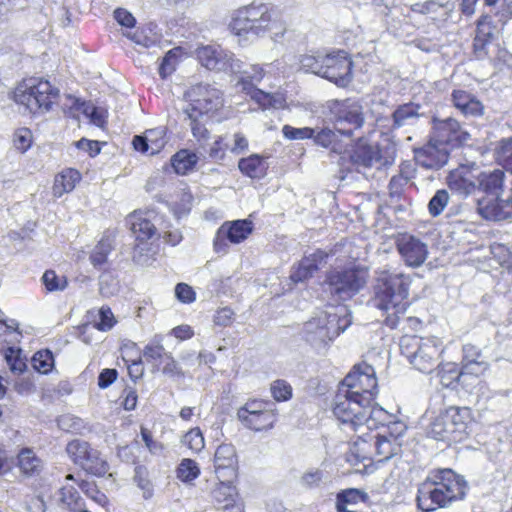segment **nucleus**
<instances>
[{"label":"nucleus","instance_id":"obj_1","mask_svg":"<svg viewBox=\"0 0 512 512\" xmlns=\"http://www.w3.org/2000/svg\"><path fill=\"white\" fill-rule=\"evenodd\" d=\"M468 484L463 476L452 469H437L430 472L417 491V506L423 512L445 508L466 496Z\"/></svg>","mask_w":512,"mask_h":512},{"label":"nucleus","instance_id":"obj_2","mask_svg":"<svg viewBox=\"0 0 512 512\" xmlns=\"http://www.w3.org/2000/svg\"><path fill=\"white\" fill-rule=\"evenodd\" d=\"M412 279L402 273L382 272L373 287V296L369 304L386 314L384 323L396 328L401 315H404L409 302V288Z\"/></svg>","mask_w":512,"mask_h":512},{"label":"nucleus","instance_id":"obj_3","mask_svg":"<svg viewBox=\"0 0 512 512\" xmlns=\"http://www.w3.org/2000/svg\"><path fill=\"white\" fill-rule=\"evenodd\" d=\"M229 27L235 35L246 40L269 34L278 41L287 30L285 22L267 4L255 2L239 8Z\"/></svg>","mask_w":512,"mask_h":512},{"label":"nucleus","instance_id":"obj_4","mask_svg":"<svg viewBox=\"0 0 512 512\" xmlns=\"http://www.w3.org/2000/svg\"><path fill=\"white\" fill-rule=\"evenodd\" d=\"M352 323L351 312L344 305L330 306L315 312L302 328L303 337L316 347L325 346Z\"/></svg>","mask_w":512,"mask_h":512},{"label":"nucleus","instance_id":"obj_5","mask_svg":"<svg viewBox=\"0 0 512 512\" xmlns=\"http://www.w3.org/2000/svg\"><path fill=\"white\" fill-rule=\"evenodd\" d=\"M505 178V172L500 169L477 175L476 211L487 221H504L508 215L504 209L507 207V199L503 198Z\"/></svg>","mask_w":512,"mask_h":512},{"label":"nucleus","instance_id":"obj_6","mask_svg":"<svg viewBox=\"0 0 512 512\" xmlns=\"http://www.w3.org/2000/svg\"><path fill=\"white\" fill-rule=\"evenodd\" d=\"M367 277V271L359 266L332 268L325 274L322 289L333 301H346L365 287Z\"/></svg>","mask_w":512,"mask_h":512},{"label":"nucleus","instance_id":"obj_7","mask_svg":"<svg viewBox=\"0 0 512 512\" xmlns=\"http://www.w3.org/2000/svg\"><path fill=\"white\" fill-rule=\"evenodd\" d=\"M400 350L410 364L422 373L429 374L439 368L442 349L434 339L404 336L400 340Z\"/></svg>","mask_w":512,"mask_h":512},{"label":"nucleus","instance_id":"obj_8","mask_svg":"<svg viewBox=\"0 0 512 512\" xmlns=\"http://www.w3.org/2000/svg\"><path fill=\"white\" fill-rule=\"evenodd\" d=\"M502 0H483L485 14L477 22L476 35L473 42L475 56L478 59L500 58L498 43L499 31L492 25V15L499 9Z\"/></svg>","mask_w":512,"mask_h":512},{"label":"nucleus","instance_id":"obj_9","mask_svg":"<svg viewBox=\"0 0 512 512\" xmlns=\"http://www.w3.org/2000/svg\"><path fill=\"white\" fill-rule=\"evenodd\" d=\"M58 97L59 89L47 80H31L30 84L18 87L14 93L15 101L33 114L49 111Z\"/></svg>","mask_w":512,"mask_h":512},{"label":"nucleus","instance_id":"obj_10","mask_svg":"<svg viewBox=\"0 0 512 512\" xmlns=\"http://www.w3.org/2000/svg\"><path fill=\"white\" fill-rule=\"evenodd\" d=\"M350 389L340 388L333 400V414L344 425L353 429L363 425L367 405L372 403V397L357 396V392L349 393Z\"/></svg>","mask_w":512,"mask_h":512},{"label":"nucleus","instance_id":"obj_11","mask_svg":"<svg viewBox=\"0 0 512 512\" xmlns=\"http://www.w3.org/2000/svg\"><path fill=\"white\" fill-rule=\"evenodd\" d=\"M351 170L362 174L365 178L371 175L373 169L379 170L387 161L383 158L381 149L377 144L368 143L359 139L348 151Z\"/></svg>","mask_w":512,"mask_h":512},{"label":"nucleus","instance_id":"obj_12","mask_svg":"<svg viewBox=\"0 0 512 512\" xmlns=\"http://www.w3.org/2000/svg\"><path fill=\"white\" fill-rule=\"evenodd\" d=\"M66 452L73 462L89 474L102 477L109 471V464L100 457V452L86 441L73 440L67 444Z\"/></svg>","mask_w":512,"mask_h":512},{"label":"nucleus","instance_id":"obj_13","mask_svg":"<svg viewBox=\"0 0 512 512\" xmlns=\"http://www.w3.org/2000/svg\"><path fill=\"white\" fill-rule=\"evenodd\" d=\"M430 136L434 142L446 146L450 151L466 144L471 139V135L456 119L451 117L445 119L433 117Z\"/></svg>","mask_w":512,"mask_h":512},{"label":"nucleus","instance_id":"obj_14","mask_svg":"<svg viewBox=\"0 0 512 512\" xmlns=\"http://www.w3.org/2000/svg\"><path fill=\"white\" fill-rule=\"evenodd\" d=\"M253 222L248 219H238L234 221L224 222L217 230L214 240L213 249L215 253L225 255L229 251V245L239 244L246 240L253 232Z\"/></svg>","mask_w":512,"mask_h":512},{"label":"nucleus","instance_id":"obj_15","mask_svg":"<svg viewBox=\"0 0 512 512\" xmlns=\"http://www.w3.org/2000/svg\"><path fill=\"white\" fill-rule=\"evenodd\" d=\"M340 388L350 389L349 393L357 392V396L372 397L374 402L377 394V378L374 368L368 363H359L344 378Z\"/></svg>","mask_w":512,"mask_h":512},{"label":"nucleus","instance_id":"obj_16","mask_svg":"<svg viewBox=\"0 0 512 512\" xmlns=\"http://www.w3.org/2000/svg\"><path fill=\"white\" fill-rule=\"evenodd\" d=\"M364 124L362 106L357 101L347 99L334 110V128L339 135L351 138L354 131Z\"/></svg>","mask_w":512,"mask_h":512},{"label":"nucleus","instance_id":"obj_17","mask_svg":"<svg viewBox=\"0 0 512 512\" xmlns=\"http://www.w3.org/2000/svg\"><path fill=\"white\" fill-rule=\"evenodd\" d=\"M186 95L191 102L187 108L199 115L216 111L223 105L221 91L209 84L199 83L194 85L187 91Z\"/></svg>","mask_w":512,"mask_h":512},{"label":"nucleus","instance_id":"obj_18","mask_svg":"<svg viewBox=\"0 0 512 512\" xmlns=\"http://www.w3.org/2000/svg\"><path fill=\"white\" fill-rule=\"evenodd\" d=\"M322 78H325L338 87H346L352 80V61L347 52L339 50L325 54Z\"/></svg>","mask_w":512,"mask_h":512},{"label":"nucleus","instance_id":"obj_19","mask_svg":"<svg viewBox=\"0 0 512 512\" xmlns=\"http://www.w3.org/2000/svg\"><path fill=\"white\" fill-rule=\"evenodd\" d=\"M450 150L446 146L433 141L430 136L427 144L414 150V159L418 165L426 169L438 170L447 164Z\"/></svg>","mask_w":512,"mask_h":512},{"label":"nucleus","instance_id":"obj_20","mask_svg":"<svg viewBox=\"0 0 512 512\" xmlns=\"http://www.w3.org/2000/svg\"><path fill=\"white\" fill-rule=\"evenodd\" d=\"M396 246L405 264L410 267L421 266L428 256L427 245L412 235H402L397 239Z\"/></svg>","mask_w":512,"mask_h":512},{"label":"nucleus","instance_id":"obj_21","mask_svg":"<svg viewBox=\"0 0 512 512\" xmlns=\"http://www.w3.org/2000/svg\"><path fill=\"white\" fill-rule=\"evenodd\" d=\"M328 254L317 250L312 254L304 256L297 265L291 269L290 279L293 283H304L308 281L327 262Z\"/></svg>","mask_w":512,"mask_h":512},{"label":"nucleus","instance_id":"obj_22","mask_svg":"<svg viewBox=\"0 0 512 512\" xmlns=\"http://www.w3.org/2000/svg\"><path fill=\"white\" fill-rule=\"evenodd\" d=\"M393 427L397 434L389 432V435L377 434L371 437L374 440L373 445L378 462L389 460L401 450L398 437L403 433L405 427L402 423H393Z\"/></svg>","mask_w":512,"mask_h":512},{"label":"nucleus","instance_id":"obj_23","mask_svg":"<svg viewBox=\"0 0 512 512\" xmlns=\"http://www.w3.org/2000/svg\"><path fill=\"white\" fill-rule=\"evenodd\" d=\"M446 183L451 192L460 198L477 197V176L474 177L467 169L452 170Z\"/></svg>","mask_w":512,"mask_h":512},{"label":"nucleus","instance_id":"obj_24","mask_svg":"<svg viewBox=\"0 0 512 512\" xmlns=\"http://www.w3.org/2000/svg\"><path fill=\"white\" fill-rule=\"evenodd\" d=\"M254 404H245L237 412L239 421L248 429L261 431L273 426L275 416L269 410H251Z\"/></svg>","mask_w":512,"mask_h":512},{"label":"nucleus","instance_id":"obj_25","mask_svg":"<svg viewBox=\"0 0 512 512\" xmlns=\"http://www.w3.org/2000/svg\"><path fill=\"white\" fill-rule=\"evenodd\" d=\"M236 487L230 481H219L211 490V497L219 509L226 512H242L240 505L236 504Z\"/></svg>","mask_w":512,"mask_h":512},{"label":"nucleus","instance_id":"obj_26","mask_svg":"<svg viewBox=\"0 0 512 512\" xmlns=\"http://www.w3.org/2000/svg\"><path fill=\"white\" fill-rule=\"evenodd\" d=\"M451 97L455 108L464 116L478 117L483 115L484 106L473 94L464 90H454Z\"/></svg>","mask_w":512,"mask_h":512},{"label":"nucleus","instance_id":"obj_27","mask_svg":"<svg viewBox=\"0 0 512 512\" xmlns=\"http://www.w3.org/2000/svg\"><path fill=\"white\" fill-rule=\"evenodd\" d=\"M150 214L134 213L127 219V224L130 226L132 234L140 242L151 239L156 233V227L150 218Z\"/></svg>","mask_w":512,"mask_h":512},{"label":"nucleus","instance_id":"obj_28","mask_svg":"<svg viewBox=\"0 0 512 512\" xmlns=\"http://www.w3.org/2000/svg\"><path fill=\"white\" fill-rule=\"evenodd\" d=\"M224 67L222 71L230 72L233 74H244L241 78V83L243 85V89H247V85H250L251 81L259 82L263 78V70L258 66H252L253 73L250 74L246 69H244V64L239 59L235 58L233 54H229L226 52L224 59Z\"/></svg>","mask_w":512,"mask_h":512},{"label":"nucleus","instance_id":"obj_29","mask_svg":"<svg viewBox=\"0 0 512 512\" xmlns=\"http://www.w3.org/2000/svg\"><path fill=\"white\" fill-rule=\"evenodd\" d=\"M446 421H449L459 441L467 434L471 422V410L468 407L451 406L445 410Z\"/></svg>","mask_w":512,"mask_h":512},{"label":"nucleus","instance_id":"obj_30","mask_svg":"<svg viewBox=\"0 0 512 512\" xmlns=\"http://www.w3.org/2000/svg\"><path fill=\"white\" fill-rule=\"evenodd\" d=\"M200 64L208 70L221 71L225 65L226 52L212 45L198 47L195 51Z\"/></svg>","mask_w":512,"mask_h":512},{"label":"nucleus","instance_id":"obj_31","mask_svg":"<svg viewBox=\"0 0 512 512\" xmlns=\"http://www.w3.org/2000/svg\"><path fill=\"white\" fill-rule=\"evenodd\" d=\"M17 467L27 477L40 474L43 463L31 448H22L17 455Z\"/></svg>","mask_w":512,"mask_h":512},{"label":"nucleus","instance_id":"obj_32","mask_svg":"<svg viewBox=\"0 0 512 512\" xmlns=\"http://www.w3.org/2000/svg\"><path fill=\"white\" fill-rule=\"evenodd\" d=\"M236 463V451L231 444H222L218 446L214 455V467L217 477L223 476L221 473L228 470L233 474V466Z\"/></svg>","mask_w":512,"mask_h":512},{"label":"nucleus","instance_id":"obj_33","mask_svg":"<svg viewBox=\"0 0 512 512\" xmlns=\"http://www.w3.org/2000/svg\"><path fill=\"white\" fill-rule=\"evenodd\" d=\"M420 109L421 106L419 104L412 102L398 106L392 114V128L397 129L413 123V121L421 116Z\"/></svg>","mask_w":512,"mask_h":512},{"label":"nucleus","instance_id":"obj_34","mask_svg":"<svg viewBox=\"0 0 512 512\" xmlns=\"http://www.w3.org/2000/svg\"><path fill=\"white\" fill-rule=\"evenodd\" d=\"M428 434L436 440L459 441V437L455 436L456 434L449 421H446L445 412L441 413L430 423Z\"/></svg>","mask_w":512,"mask_h":512},{"label":"nucleus","instance_id":"obj_35","mask_svg":"<svg viewBox=\"0 0 512 512\" xmlns=\"http://www.w3.org/2000/svg\"><path fill=\"white\" fill-rule=\"evenodd\" d=\"M365 413V420L363 421V425H366L368 429H376L379 426H389L394 422L391 421L392 416L384 410L381 406L374 404L367 405V409ZM390 429V427H388Z\"/></svg>","mask_w":512,"mask_h":512},{"label":"nucleus","instance_id":"obj_36","mask_svg":"<svg viewBox=\"0 0 512 512\" xmlns=\"http://www.w3.org/2000/svg\"><path fill=\"white\" fill-rule=\"evenodd\" d=\"M238 168L241 173L250 178H261L265 174L266 166L262 156L252 154L241 158L238 162Z\"/></svg>","mask_w":512,"mask_h":512},{"label":"nucleus","instance_id":"obj_37","mask_svg":"<svg viewBox=\"0 0 512 512\" xmlns=\"http://www.w3.org/2000/svg\"><path fill=\"white\" fill-rule=\"evenodd\" d=\"M114 247V236L105 234L90 254V261L95 268H101Z\"/></svg>","mask_w":512,"mask_h":512},{"label":"nucleus","instance_id":"obj_38","mask_svg":"<svg viewBox=\"0 0 512 512\" xmlns=\"http://www.w3.org/2000/svg\"><path fill=\"white\" fill-rule=\"evenodd\" d=\"M81 179L80 173L72 168L63 170L56 178L54 183V194L61 196L63 193L72 191L76 183Z\"/></svg>","mask_w":512,"mask_h":512},{"label":"nucleus","instance_id":"obj_39","mask_svg":"<svg viewBox=\"0 0 512 512\" xmlns=\"http://www.w3.org/2000/svg\"><path fill=\"white\" fill-rule=\"evenodd\" d=\"M198 157L195 153L188 150H180L171 158V165L177 174L185 175L193 170Z\"/></svg>","mask_w":512,"mask_h":512},{"label":"nucleus","instance_id":"obj_40","mask_svg":"<svg viewBox=\"0 0 512 512\" xmlns=\"http://www.w3.org/2000/svg\"><path fill=\"white\" fill-rule=\"evenodd\" d=\"M481 351L472 344H466L463 347V367L462 373L477 374L480 366L483 364L479 359Z\"/></svg>","mask_w":512,"mask_h":512},{"label":"nucleus","instance_id":"obj_41","mask_svg":"<svg viewBox=\"0 0 512 512\" xmlns=\"http://www.w3.org/2000/svg\"><path fill=\"white\" fill-rule=\"evenodd\" d=\"M367 493L356 488H350L339 492L336 496V507H347L348 504L366 502Z\"/></svg>","mask_w":512,"mask_h":512},{"label":"nucleus","instance_id":"obj_42","mask_svg":"<svg viewBox=\"0 0 512 512\" xmlns=\"http://www.w3.org/2000/svg\"><path fill=\"white\" fill-rule=\"evenodd\" d=\"M32 366L41 374L49 373L54 367L53 353L48 349L36 352L32 357Z\"/></svg>","mask_w":512,"mask_h":512},{"label":"nucleus","instance_id":"obj_43","mask_svg":"<svg viewBox=\"0 0 512 512\" xmlns=\"http://www.w3.org/2000/svg\"><path fill=\"white\" fill-rule=\"evenodd\" d=\"M61 502L64 509L70 512H81L83 508V500L79 493L72 487L63 488L61 490Z\"/></svg>","mask_w":512,"mask_h":512},{"label":"nucleus","instance_id":"obj_44","mask_svg":"<svg viewBox=\"0 0 512 512\" xmlns=\"http://www.w3.org/2000/svg\"><path fill=\"white\" fill-rule=\"evenodd\" d=\"M134 482L143 491V497L149 499L153 496V485L149 479V471L143 465H137L134 469Z\"/></svg>","mask_w":512,"mask_h":512},{"label":"nucleus","instance_id":"obj_45","mask_svg":"<svg viewBox=\"0 0 512 512\" xmlns=\"http://www.w3.org/2000/svg\"><path fill=\"white\" fill-rule=\"evenodd\" d=\"M325 55L318 53L317 55H303L300 58L301 68L305 72H311L322 77Z\"/></svg>","mask_w":512,"mask_h":512},{"label":"nucleus","instance_id":"obj_46","mask_svg":"<svg viewBox=\"0 0 512 512\" xmlns=\"http://www.w3.org/2000/svg\"><path fill=\"white\" fill-rule=\"evenodd\" d=\"M450 195L447 190L439 189L435 192L428 203V212L432 217L439 216L448 205Z\"/></svg>","mask_w":512,"mask_h":512},{"label":"nucleus","instance_id":"obj_47","mask_svg":"<svg viewBox=\"0 0 512 512\" xmlns=\"http://www.w3.org/2000/svg\"><path fill=\"white\" fill-rule=\"evenodd\" d=\"M200 474L198 464L189 458H184L178 468L177 477L183 482H191L196 479Z\"/></svg>","mask_w":512,"mask_h":512},{"label":"nucleus","instance_id":"obj_48","mask_svg":"<svg viewBox=\"0 0 512 512\" xmlns=\"http://www.w3.org/2000/svg\"><path fill=\"white\" fill-rule=\"evenodd\" d=\"M5 360L14 374H21L27 368L25 360L21 357V350L18 348L8 347L5 352Z\"/></svg>","mask_w":512,"mask_h":512},{"label":"nucleus","instance_id":"obj_49","mask_svg":"<svg viewBox=\"0 0 512 512\" xmlns=\"http://www.w3.org/2000/svg\"><path fill=\"white\" fill-rule=\"evenodd\" d=\"M437 377L440 378V382L445 387H450L456 383L462 372H459L456 365L453 363H447L445 365L436 368Z\"/></svg>","mask_w":512,"mask_h":512},{"label":"nucleus","instance_id":"obj_50","mask_svg":"<svg viewBox=\"0 0 512 512\" xmlns=\"http://www.w3.org/2000/svg\"><path fill=\"white\" fill-rule=\"evenodd\" d=\"M165 134L166 131L163 127H157L146 131L145 136L151 149V155L159 153L161 149L164 148L166 144Z\"/></svg>","mask_w":512,"mask_h":512},{"label":"nucleus","instance_id":"obj_51","mask_svg":"<svg viewBox=\"0 0 512 512\" xmlns=\"http://www.w3.org/2000/svg\"><path fill=\"white\" fill-rule=\"evenodd\" d=\"M339 133L330 128H314V135L312 136V140L316 145H319L324 148H328L332 146L338 139Z\"/></svg>","mask_w":512,"mask_h":512},{"label":"nucleus","instance_id":"obj_52","mask_svg":"<svg viewBox=\"0 0 512 512\" xmlns=\"http://www.w3.org/2000/svg\"><path fill=\"white\" fill-rule=\"evenodd\" d=\"M162 338L160 336H155L150 343H148L143 351V355L147 361H157L161 360L163 357L166 358L167 352L165 348L161 344Z\"/></svg>","mask_w":512,"mask_h":512},{"label":"nucleus","instance_id":"obj_53","mask_svg":"<svg viewBox=\"0 0 512 512\" xmlns=\"http://www.w3.org/2000/svg\"><path fill=\"white\" fill-rule=\"evenodd\" d=\"M42 283L49 292L64 290L67 280L64 276H58L53 270H46L42 276Z\"/></svg>","mask_w":512,"mask_h":512},{"label":"nucleus","instance_id":"obj_54","mask_svg":"<svg viewBox=\"0 0 512 512\" xmlns=\"http://www.w3.org/2000/svg\"><path fill=\"white\" fill-rule=\"evenodd\" d=\"M184 114L186 116L185 119H188L190 121L189 125L191 127L193 136L195 138H197L198 140L206 139L208 137V134H209L208 130L199 121V117H202L203 115H199L198 113L190 111L189 108H186L184 110Z\"/></svg>","mask_w":512,"mask_h":512},{"label":"nucleus","instance_id":"obj_55","mask_svg":"<svg viewBox=\"0 0 512 512\" xmlns=\"http://www.w3.org/2000/svg\"><path fill=\"white\" fill-rule=\"evenodd\" d=\"M270 391L272 397L278 402L287 401L292 397V387L283 379L272 382Z\"/></svg>","mask_w":512,"mask_h":512},{"label":"nucleus","instance_id":"obj_56","mask_svg":"<svg viewBox=\"0 0 512 512\" xmlns=\"http://www.w3.org/2000/svg\"><path fill=\"white\" fill-rule=\"evenodd\" d=\"M182 443L193 452H200L204 448V437L199 428H193L184 435Z\"/></svg>","mask_w":512,"mask_h":512},{"label":"nucleus","instance_id":"obj_57","mask_svg":"<svg viewBox=\"0 0 512 512\" xmlns=\"http://www.w3.org/2000/svg\"><path fill=\"white\" fill-rule=\"evenodd\" d=\"M283 136L289 140L311 139L314 135V128L303 127L295 128L290 125H284L282 128Z\"/></svg>","mask_w":512,"mask_h":512},{"label":"nucleus","instance_id":"obj_58","mask_svg":"<svg viewBox=\"0 0 512 512\" xmlns=\"http://www.w3.org/2000/svg\"><path fill=\"white\" fill-rule=\"evenodd\" d=\"M324 472L320 469L306 471L300 478V483L307 489L318 488L323 483Z\"/></svg>","mask_w":512,"mask_h":512},{"label":"nucleus","instance_id":"obj_59","mask_svg":"<svg viewBox=\"0 0 512 512\" xmlns=\"http://www.w3.org/2000/svg\"><path fill=\"white\" fill-rule=\"evenodd\" d=\"M57 423L60 429L71 433H77L83 427L82 420L70 414L60 416Z\"/></svg>","mask_w":512,"mask_h":512},{"label":"nucleus","instance_id":"obj_60","mask_svg":"<svg viewBox=\"0 0 512 512\" xmlns=\"http://www.w3.org/2000/svg\"><path fill=\"white\" fill-rule=\"evenodd\" d=\"M177 64V53L174 50L168 51L162 58L159 65V74L162 78H166L171 75L176 68Z\"/></svg>","mask_w":512,"mask_h":512},{"label":"nucleus","instance_id":"obj_61","mask_svg":"<svg viewBox=\"0 0 512 512\" xmlns=\"http://www.w3.org/2000/svg\"><path fill=\"white\" fill-rule=\"evenodd\" d=\"M81 491L90 499L98 504H104L106 502V496L104 493L98 490L97 486L93 482L82 481L79 484Z\"/></svg>","mask_w":512,"mask_h":512},{"label":"nucleus","instance_id":"obj_62","mask_svg":"<svg viewBox=\"0 0 512 512\" xmlns=\"http://www.w3.org/2000/svg\"><path fill=\"white\" fill-rule=\"evenodd\" d=\"M492 254L498 259L499 264L508 270L512 269V252L505 245L492 247Z\"/></svg>","mask_w":512,"mask_h":512},{"label":"nucleus","instance_id":"obj_63","mask_svg":"<svg viewBox=\"0 0 512 512\" xmlns=\"http://www.w3.org/2000/svg\"><path fill=\"white\" fill-rule=\"evenodd\" d=\"M32 142V133L27 128L19 129L15 132L14 135V146L17 150L21 152L27 151Z\"/></svg>","mask_w":512,"mask_h":512},{"label":"nucleus","instance_id":"obj_64","mask_svg":"<svg viewBox=\"0 0 512 512\" xmlns=\"http://www.w3.org/2000/svg\"><path fill=\"white\" fill-rule=\"evenodd\" d=\"M496 153L500 160L512 162V137L504 138L499 141L496 147Z\"/></svg>","mask_w":512,"mask_h":512}]
</instances>
